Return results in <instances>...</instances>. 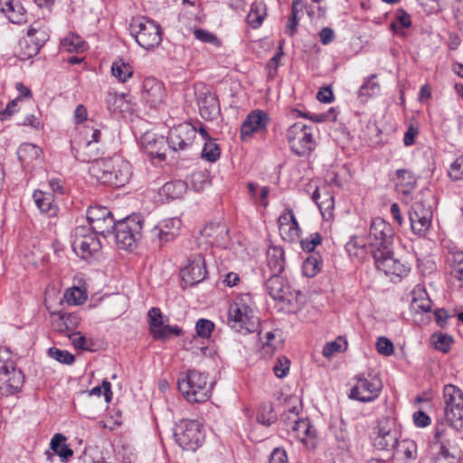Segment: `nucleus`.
<instances>
[{
    "label": "nucleus",
    "mask_w": 463,
    "mask_h": 463,
    "mask_svg": "<svg viewBox=\"0 0 463 463\" xmlns=\"http://www.w3.org/2000/svg\"><path fill=\"white\" fill-rule=\"evenodd\" d=\"M393 237L394 231L389 222L380 217L373 219L367 241L375 267L386 275L401 278L407 274L408 269L393 256Z\"/></svg>",
    "instance_id": "nucleus-1"
},
{
    "label": "nucleus",
    "mask_w": 463,
    "mask_h": 463,
    "mask_svg": "<svg viewBox=\"0 0 463 463\" xmlns=\"http://www.w3.org/2000/svg\"><path fill=\"white\" fill-rule=\"evenodd\" d=\"M74 150L75 148L72 146V155L77 160L92 162L90 167L91 175L99 183L121 187L128 182L132 172L131 165L128 161L123 160L119 156L99 159L96 154H80L78 150L74 153Z\"/></svg>",
    "instance_id": "nucleus-2"
},
{
    "label": "nucleus",
    "mask_w": 463,
    "mask_h": 463,
    "mask_svg": "<svg viewBox=\"0 0 463 463\" xmlns=\"http://www.w3.org/2000/svg\"><path fill=\"white\" fill-rule=\"evenodd\" d=\"M258 323L252 296L248 293L237 296L228 309V326L236 332L248 334L257 330Z\"/></svg>",
    "instance_id": "nucleus-3"
},
{
    "label": "nucleus",
    "mask_w": 463,
    "mask_h": 463,
    "mask_svg": "<svg viewBox=\"0 0 463 463\" xmlns=\"http://www.w3.org/2000/svg\"><path fill=\"white\" fill-rule=\"evenodd\" d=\"M131 35L146 50L157 47L162 42V29L158 24L144 16L133 17L129 24Z\"/></svg>",
    "instance_id": "nucleus-4"
},
{
    "label": "nucleus",
    "mask_w": 463,
    "mask_h": 463,
    "mask_svg": "<svg viewBox=\"0 0 463 463\" xmlns=\"http://www.w3.org/2000/svg\"><path fill=\"white\" fill-rule=\"evenodd\" d=\"M314 125H307L303 122L292 124L286 133L287 140L292 153L298 156H307L316 147Z\"/></svg>",
    "instance_id": "nucleus-5"
},
{
    "label": "nucleus",
    "mask_w": 463,
    "mask_h": 463,
    "mask_svg": "<svg viewBox=\"0 0 463 463\" xmlns=\"http://www.w3.org/2000/svg\"><path fill=\"white\" fill-rule=\"evenodd\" d=\"M178 390L190 402H203L210 396L207 375L196 370H189L178 379Z\"/></svg>",
    "instance_id": "nucleus-6"
},
{
    "label": "nucleus",
    "mask_w": 463,
    "mask_h": 463,
    "mask_svg": "<svg viewBox=\"0 0 463 463\" xmlns=\"http://www.w3.org/2000/svg\"><path fill=\"white\" fill-rule=\"evenodd\" d=\"M143 222V218L140 215H130L116 222L111 235L118 248L129 250L135 246L142 236Z\"/></svg>",
    "instance_id": "nucleus-7"
},
{
    "label": "nucleus",
    "mask_w": 463,
    "mask_h": 463,
    "mask_svg": "<svg viewBox=\"0 0 463 463\" xmlns=\"http://www.w3.org/2000/svg\"><path fill=\"white\" fill-rule=\"evenodd\" d=\"M176 443L186 450L195 451L204 441L203 427L197 420H181L174 429Z\"/></svg>",
    "instance_id": "nucleus-8"
},
{
    "label": "nucleus",
    "mask_w": 463,
    "mask_h": 463,
    "mask_svg": "<svg viewBox=\"0 0 463 463\" xmlns=\"http://www.w3.org/2000/svg\"><path fill=\"white\" fill-rule=\"evenodd\" d=\"M372 444L380 451H393L400 439L395 421L390 417H383L377 421L372 433Z\"/></svg>",
    "instance_id": "nucleus-9"
},
{
    "label": "nucleus",
    "mask_w": 463,
    "mask_h": 463,
    "mask_svg": "<svg viewBox=\"0 0 463 463\" xmlns=\"http://www.w3.org/2000/svg\"><path fill=\"white\" fill-rule=\"evenodd\" d=\"M445 417L449 424L459 430L463 429V392L453 384L443 388Z\"/></svg>",
    "instance_id": "nucleus-10"
},
{
    "label": "nucleus",
    "mask_w": 463,
    "mask_h": 463,
    "mask_svg": "<svg viewBox=\"0 0 463 463\" xmlns=\"http://www.w3.org/2000/svg\"><path fill=\"white\" fill-rule=\"evenodd\" d=\"M356 383L350 391L349 398L361 402H370L375 400L383 388V383L377 375L364 374L355 377Z\"/></svg>",
    "instance_id": "nucleus-11"
},
{
    "label": "nucleus",
    "mask_w": 463,
    "mask_h": 463,
    "mask_svg": "<svg viewBox=\"0 0 463 463\" xmlns=\"http://www.w3.org/2000/svg\"><path fill=\"white\" fill-rule=\"evenodd\" d=\"M149 331L155 340L166 341L173 335L180 336L183 330L177 326H169L165 324L168 318L164 319L159 307H151L147 313Z\"/></svg>",
    "instance_id": "nucleus-12"
},
{
    "label": "nucleus",
    "mask_w": 463,
    "mask_h": 463,
    "mask_svg": "<svg viewBox=\"0 0 463 463\" xmlns=\"http://www.w3.org/2000/svg\"><path fill=\"white\" fill-rule=\"evenodd\" d=\"M87 221L92 232L104 238L111 235L116 221L111 212L104 206H90L87 211Z\"/></svg>",
    "instance_id": "nucleus-13"
},
{
    "label": "nucleus",
    "mask_w": 463,
    "mask_h": 463,
    "mask_svg": "<svg viewBox=\"0 0 463 463\" xmlns=\"http://www.w3.org/2000/svg\"><path fill=\"white\" fill-rule=\"evenodd\" d=\"M197 130L190 123L184 122L171 128L167 136L168 147L174 151H184L192 146Z\"/></svg>",
    "instance_id": "nucleus-14"
},
{
    "label": "nucleus",
    "mask_w": 463,
    "mask_h": 463,
    "mask_svg": "<svg viewBox=\"0 0 463 463\" xmlns=\"http://www.w3.org/2000/svg\"><path fill=\"white\" fill-rule=\"evenodd\" d=\"M74 237L72 242L73 250L82 259L93 256L101 249V242L96 236V233H87V228L84 226L75 228Z\"/></svg>",
    "instance_id": "nucleus-15"
},
{
    "label": "nucleus",
    "mask_w": 463,
    "mask_h": 463,
    "mask_svg": "<svg viewBox=\"0 0 463 463\" xmlns=\"http://www.w3.org/2000/svg\"><path fill=\"white\" fill-rule=\"evenodd\" d=\"M181 273L184 282L187 285L194 286L203 281L207 275L204 257L200 253L191 255Z\"/></svg>",
    "instance_id": "nucleus-16"
},
{
    "label": "nucleus",
    "mask_w": 463,
    "mask_h": 463,
    "mask_svg": "<svg viewBox=\"0 0 463 463\" xmlns=\"http://www.w3.org/2000/svg\"><path fill=\"white\" fill-rule=\"evenodd\" d=\"M199 112L205 120H214L221 114L220 102L217 96L207 88L197 92Z\"/></svg>",
    "instance_id": "nucleus-17"
},
{
    "label": "nucleus",
    "mask_w": 463,
    "mask_h": 463,
    "mask_svg": "<svg viewBox=\"0 0 463 463\" xmlns=\"http://www.w3.org/2000/svg\"><path fill=\"white\" fill-rule=\"evenodd\" d=\"M181 227V220L171 218L164 220L158 225L155 226L148 232L149 238L153 241H158L159 246L174 240L178 235Z\"/></svg>",
    "instance_id": "nucleus-18"
},
{
    "label": "nucleus",
    "mask_w": 463,
    "mask_h": 463,
    "mask_svg": "<svg viewBox=\"0 0 463 463\" xmlns=\"http://www.w3.org/2000/svg\"><path fill=\"white\" fill-rule=\"evenodd\" d=\"M143 89L145 102L154 109H160L166 96L164 84L155 78H146L143 82Z\"/></svg>",
    "instance_id": "nucleus-19"
},
{
    "label": "nucleus",
    "mask_w": 463,
    "mask_h": 463,
    "mask_svg": "<svg viewBox=\"0 0 463 463\" xmlns=\"http://www.w3.org/2000/svg\"><path fill=\"white\" fill-rule=\"evenodd\" d=\"M140 142L144 152L151 158H157L160 161L165 159V152L168 147L167 138L146 132L141 137Z\"/></svg>",
    "instance_id": "nucleus-20"
},
{
    "label": "nucleus",
    "mask_w": 463,
    "mask_h": 463,
    "mask_svg": "<svg viewBox=\"0 0 463 463\" xmlns=\"http://www.w3.org/2000/svg\"><path fill=\"white\" fill-rule=\"evenodd\" d=\"M269 122V115L260 109L250 112L241 127V137L242 140L250 138L253 133L260 132L267 128Z\"/></svg>",
    "instance_id": "nucleus-21"
},
{
    "label": "nucleus",
    "mask_w": 463,
    "mask_h": 463,
    "mask_svg": "<svg viewBox=\"0 0 463 463\" xmlns=\"http://www.w3.org/2000/svg\"><path fill=\"white\" fill-rule=\"evenodd\" d=\"M432 216L430 209H425L422 204H416L410 213L411 231L418 236L425 237L431 227Z\"/></svg>",
    "instance_id": "nucleus-22"
},
{
    "label": "nucleus",
    "mask_w": 463,
    "mask_h": 463,
    "mask_svg": "<svg viewBox=\"0 0 463 463\" xmlns=\"http://www.w3.org/2000/svg\"><path fill=\"white\" fill-rule=\"evenodd\" d=\"M290 432L299 441L305 443L308 449L315 448V439L317 430L308 419H298L294 426L290 429Z\"/></svg>",
    "instance_id": "nucleus-23"
},
{
    "label": "nucleus",
    "mask_w": 463,
    "mask_h": 463,
    "mask_svg": "<svg viewBox=\"0 0 463 463\" xmlns=\"http://www.w3.org/2000/svg\"><path fill=\"white\" fill-rule=\"evenodd\" d=\"M0 374L2 386L6 389V394H14L21 391L24 383V375L21 370L15 368L14 363L12 367L6 368Z\"/></svg>",
    "instance_id": "nucleus-24"
},
{
    "label": "nucleus",
    "mask_w": 463,
    "mask_h": 463,
    "mask_svg": "<svg viewBox=\"0 0 463 463\" xmlns=\"http://www.w3.org/2000/svg\"><path fill=\"white\" fill-rule=\"evenodd\" d=\"M0 11L13 24H22L26 21V10L19 1L0 0Z\"/></svg>",
    "instance_id": "nucleus-25"
},
{
    "label": "nucleus",
    "mask_w": 463,
    "mask_h": 463,
    "mask_svg": "<svg viewBox=\"0 0 463 463\" xmlns=\"http://www.w3.org/2000/svg\"><path fill=\"white\" fill-rule=\"evenodd\" d=\"M33 197L37 208L42 213L45 214L47 217H53L57 215L59 207L54 203V196L52 193L37 190L33 193Z\"/></svg>",
    "instance_id": "nucleus-26"
},
{
    "label": "nucleus",
    "mask_w": 463,
    "mask_h": 463,
    "mask_svg": "<svg viewBox=\"0 0 463 463\" xmlns=\"http://www.w3.org/2000/svg\"><path fill=\"white\" fill-rule=\"evenodd\" d=\"M397 182L396 190L402 194L405 199H410L411 194L416 187V177L411 171L399 169L396 171Z\"/></svg>",
    "instance_id": "nucleus-27"
},
{
    "label": "nucleus",
    "mask_w": 463,
    "mask_h": 463,
    "mask_svg": "<svg viewBox=\"0 0 463 463\" xmlns=\"http://www.w3.org/2000/svg\"><path fill=\"white\" fill-rule=\"evenodd\" d=\"M265 288L273 299L282 302L287 300L288 288L279 274H271L265 282Z\"/></svg>",
    "instance_id": "nucleus-28"
},
{
    "label": "nucleus",
    "mask_w": 463,
    "mask_h": 463,
    "mask_svg": "<svg viewBox=\"0 0 463 463\" xmlns=\"http://www.w3.org/2000/svg\"><path fill=\"white\" fill-rule=\"evenodd\" d=\"M79 323L80 318L77 315L64 313L53 319L52 326L55 331L68 335V334L72 333L78 327Z\"/></svg>",
    "instance_id": "nucleus-29"
},
{
    "label": "nucleus",
    "mask_w": 463,
    "mask_h": 463,
    "mask_svg": "<svg viewBox=\"0 0 463 463\" xmlns=\"http://www.w3.org/2000/svg\"><path fill=\"white\" fill-rule=\"evenodd\" d=\"M267 262L271 274H280L285 268L284 250L279 246L269 248Z\"/></svg>",
    "instance_id": "nucleus-30"
},
{
    "label": "nucleus",
    "mask_w": 463,
    "mask_h": 463,
    "mask_svg": "<svg viewBox=\"0 0 463 463\" xmlns=\"http://www.w3.org/2000/svg\"><path fill=\"white\" fill-rule=\"evenodd\" d=\"M41 155L42 149L30 143L22 144L17 150L18 159L24 165H30L39 162Z\"/></svg>",
    "instance_id": "nucleus-31"
},
{
    "label": "nucleus",
    "mask_w": 463,
    "mask_h": 463,
    "mask_svg": "<svg viewBox=\"0 0 463 463\" xmlns=\"http://www.w3.org/2000/svg\"><path fill=\"white\" fill-rule=\"evenodd\" d=\"M187 184L182 180H175L165 183L161 188L160 194L168 200L182 198L187 191Z\"/></svg>",
    "instance_id": "nucleus-32"
},
{
    "label": "nucleus",
    "mask_w": 463,
    "mask_h": 463,
    "mask_svg": "<svg viewBox=\"0 0 463 463\" xmlns=\"http://www.w3.org/2000/svg\"><path fill=\"white\" fill-rule=\"evenodd\" d=\"M266 15L265 4L263 2H254L247 14L246 21L253 29H257L262 24Z\"/></svg>",
    "instance_id": "nucleus-33"
},
{
    "label": "nucleus",
    "mask_w": 463,
    "mask_h": 463,
    "mask_svg": "<svg viewBox=\"0 0 463 463\" xmlns=\"http://www.w3.org/2000/svg\"><path fill=\"white\" fill-rule=\"evenodd\" d=\"M411 308L417 314H429L431 312V300L425 290H414Z\"/></svg>",
    "instance_id": "nucleus-34"
},
{
    "label": "nucleus",
    "mask_w": 463,
    "mask_h": 463,
    "mask_svg": "<svg viewBox=\"0 0 463 463\" xmlns=\"http://www.w3.org/2000/svg\"><path fill=\"white\" fill-rule=\"evenodd\" d=\"M417 453V446L413 440H399L392 451V457L397 458L412 459Z\"/></svg>",
    "instance_id": "nucleus-35"
},
{
    "label": "nucleus",
    "mask_w": 463,
    "mask_h": 463,
    "mask_svg": "<svg viewBox=\"0 0 463 463\" xmlns=\"http://www.w3.org/2000/svg\"><path fill=\"white\" fill-rule=\"evenodd\" d=\"M29 41L33 43V52L28 55L36 54L40 48L49 40V34L44 28L31 26L27 32Z\"/></svg>",
    "instance_id": "nucleus-36"
},
{
    "label": "nucleus",
    "mask_w": 463,
    "mask_h": 463,
    "mask_svg": "<svg viewBox=\"0 0 463 463\" xmlns=\"http://www.w3.org/2000/svg\"><path fill=\"white\" fill-rule=\"evenodd\" d=\"M50 449H52L53 454L58 455L62 460L67 459L73 454L72 450L66 444V438L61 433H56L52 438Z\"/></svg>",
    "instance_id": "nucleus-37"
},
{
    "label": "nucleus",
    "mask_w": 463,
    "mask_h": 463,
    "mask_svg": "<svg viewBox=\"0 0 463 463\" xmlns=\"http://www.w3.org/2000/svg\"><path fill=\"white\" fill-rule=\"evenodd\" d=\"M322 259L319 253L309 254L302 263L303 275L314 278L321 269Z\"/></svg>",
    "instance_id": "nucleus-38"
},
{
    "label": "nucleus",
    "mask_w": 463,
    "mask_h": 463,
    "mask_svg": "<svg viewBox=\"0 0 463 463\" xmlns=\"http://www.w3.org/2000/svg\"><path fill=\"white\" fill-rule=\"evenodd\" d=\"M312 200L316 203L320 211H328L334 207V196L328 189H325L323 193L320 192L319 188L312 194Z\"/></svg>",
    "instance_id": "nucleus-39"
},
{
    "label": "nucleus",
    "mask_w": 463,
    "mask_h": 463,
    "mask_svg": "<svg viewBox=\"0 0 463 463\" xmlns=\"http://www.w3.org/2000/svg\"><path fill=\"white\" fill-rule=\"evenodd\" d=\"M376 78V74L368 77L358 90V98L362 102H365L369 97L377 95L380 92V85L378 82L373 81Z\"/></svg>",
    "instance_id": "nucleus-40"
},
{
    "label": "nucleus",
    "mask_w": 463,
    "mask_h": 463,
    "mask_svg": "<svg viewBox=\"0 0 463 463\" xmlns=\"http://www.w3.org/2000/svg\"><path fill=\"white\" fill-rule=\"evenodd\" d=\"M277 420V414L274 411L273 405L270 402H263L260 405L257 420L265 426H270Z\"/></svg>",
    "instance_id": "nucleus-41"
},
{
    "label": "nucleus",
    "mask_w": 463,
    "mask_h": 463,
    "mask_svg": "<svg viewBox=\"0 0 463 463\" xmlns=\"http://www.w3.org/2000/svg\"><path fill=\"white\" fill-rule=\"evenodd\" d=\"M111 72L112 75L121 82L127 81L133 73L131 67L122 60L116 61L112 63Z\"/></svg>",
    "instance_id": "nucleus-42"
},
{
    "label": "nucleus",
    "mask_w": 463,
    "mask_h": 463,
    "mask_svg": "<svg viewBox=\"0 0 463 463\" xmlns=\"http://www.w3.org/2000/svg\"><path fill=\"white\" fill-rule=\"evenodd\" d=\"M62 46L70 52H82L86 49V43L76 34H70L62 41Z\"/></svg>",
    "instance_id": "nucleus-43"
},
{
    "label": "nucleus",
    "mask_w": 463,
    "mask_h": 463,
    "mask_svg": "<svg viewBox=\"0 0 463 463\" xmlns=\"http://www.w3.org/2000/svg\"><path fill=\"white\" fill-rule=\"evenodd\" d=\"M411 24V16L405 11L400 9L396 13L395 20L391 24V28L395 33L403 34L402 29Z\"/></svg>",
    "instance_id": "nucleus-44"
},
{
    "label": "nucleus",
    "mask_w": 463,
    "mask_h": 463,
    "mask_svg": "<svg viewBox=\"0 0 463 463\" xmlns=\"http://www.w3.org/2000/svg\"><path fill=\"white\" fill-rule=\"evenodd\" d=\"M221 155V149L213 139H209L204 143L202 150V157L209 162H215Z\"/></svg>",
    "instance_id": "nucleus-45"
},
{
    "label": "nucleus",
    "mask_w": 463,
    "mask_h": 463,
    "mask_svg": "<svg viewBox=\"0 0 463 463\" xmlns=\"http://www.w3.org/2000/svg\"><path fill=\"white\" fill-rule=\"evenodd\" d=\"M456 449L451 450L443 441L439 442V451L436 457L438 463H456L458 458Z\"/></svg>",
    "instance_id": "nucleus-46"
},
{
    "label": "nucleus",
    "mask_w": 463,
    "mask_h": 463,
    "mask_svg": "<svg viewBox=\"0 0 463 463\" xmlns=\"http://www.w3.org/2000/svg\"><path fill=\"white\" fill-rule=\"evenodd\" d=\"M48 354L52 358L64 364H71L75 361L74 355L67 350L51 347L48 350Z\"/></svg>",
    "instance_id": "nucleus-47"
},
{
    "label": "nucleus",
    "mask_w": 463,
    "mask_h": 463,
    "mask_svg": "<svg viewBox=\"0 0 463 463\" xmlns=\"http://www.w3.org/2000/svg\"><path fill=\"white\" fill-rule=\"evenodd\" d=\"M301 232V229L298 223V221L293 222L291 224L287 225L286 227L280 228V235L285 241H296Z\"/></svg>",
    "instance_id": "nucleus-48"
},
{
    "label": "nucleus",
    "mask_w": 463,
    "mask_h": 463,
    "mask_svg": "<svg viewBox=\"0 0 463 463\" xmlns=\"http://www.w3.org/2000/svg\"><path fill=\"white\" fill-rule=\"evenodd\" d=\"M214 329L213 321L206 318H200L195 324V330L197 335L202 338H209Z\"/></svg>",
    "instance_id": "nucleus-49"
},
{
    "label": "nucleus",
    "mask_w": 463,
    "mask_h": 463,
    "mask_svg": "<svg viewBox=\"0 0 463 463\" xmlns=\"http://www.w3.org/2000/svg\"><path fill=\"white\" fill-rule=\"evenodd\" d=\"M454 344L452 335L441 332H436V350L447 354Z\"/></svg>",
    "instance_id": "nucleus-50"
},
{
    "label": "nucleus",
    "mask_w": 463,
    "mask_h": 463,
    "mask_svg": "<svg viewBox=\"0 0 463 463\" xmlns=\"http://www.w3.org/2000/svg\"><path fill=\"white\" fill-rule=\"evenodd\" d=\"M299 5V0H294L292 3V14L288 19L286 30L287 33H288L290 36H293L295 34L297 27L299 23V18L298 16V13L301 11V9H298Z\"/></svg>",
    "instance_id": "nucleus-51"
},
{
    "label": "nucleus",
    "mask_w": 463,
    "mask_h": 463,
    "mask_svg": "<svg viewBox=\"0 0 463 463\" xmlns=\"http://www.w3.org/2000/svg\"><path fill=\"white\" fill-rule=\"evenodd\" d=\"M298 419V411L297 407H292L280 415V421L288 431H290V429Z\"/></svg>",
    "instance_id": "nucleus-52"
},
{
    "label": "nucleus",
    "mask_w": 463,
    "mask_h": 463,
    "mask_svg": "<svg viewBox=\"0 0 463 463\" xmlns=\"http://www.w3.org/2000/svg\"><path fill=\"white\" fill-rule=\"evenodd\" d=\"M210 181L207 175L202 172H194L191 175V185L193 189L196 192L203 191L208 184Z\"/></svg>",
    "instance_id": "nucleus-53"
},
{
    "label": "nucleus",
    "mask_w": 463,
    "mask_h": 463,
    "mask_svg": "<svg viewBox=\"0 0 463 463\" xmlns=\"http://www.w3.org/2000/svg\"><path fill=\"white\" fill-rule=\"evenodd\" d=\"M334 109H330L327 113H321V114H311L309 112L302 113L301 111L298 110L297 109H294L291 110L290 114L292 117H301L305 118L310 119L312 122H325L329 118V114L333 113Z\"/></svg>",
    "instance_id": "nucleus-54"
},
{
    "label": "nucleus",
    "mask_w": 463,
    "mask_h": 463,
    "mask_svg": "<svg viewBox=\"0 0 463 463\" xmlns=\"http://www.w3.org/2000/svg\"><path fill=\"white\" fill-rule=\"evenodd\" d=\"M322 237L318 232H315L310 234L308 238L302 240L300 242L302 250L307 251L309 254L316 253L314 251L315 248L321 244Z\"/></svg>",
    "instance_id": "nucleus-55"
},
{
    "label": "nucleus",
    "mask_w": 463,
    "mask_h": 463,
    "mask_svg": "<svg viewBox=\"0 0 463 463\" xmlns=\"http://www.w3.org/2000/svg\"><path fill=\"white\" fill-rule=\"evenodd\" d=\"M368 247V241H365L363 238L354 236L346 243L345 249L350 255H358L357 250H364Z\"/></svg>",
    "instance_id": "nucleus-56"
},
{
    "label": "nucleus",
    "mask_w": 463,
    "mask_h": 463,
    "mask_svg": "<svg viewBox=\"0 0 463 463\" xmlns=\"http://www.w3.org/2000/svg\"><path fill=\"white\" fill-rule=\"evenodd\" d=\"M454 262V275L459 282V287H463V251L455 252L452 255Z\"/></svg>",
    "instance_id": "nucleus-57"
},
{
    "label": "nucleus",
    "mask_w": 463,
    "mask_h": 463,
    "mask_svg": "<svg viewBox=\"0 0 463 463\" xmlns=\"http://www.w3.org/2000/svg\"><path fill=\"white\" fill-rule=\"evenodd\" d=\"M102 392L105 396V401L107 402H110L113 393L111 391V383L108 380H104L102 382L101 386H96V387L92 388L90 391V395L100 396L102 394Z\"/></svg>",
    "instance_id": "nucleus-58"
},
{
    "label": "nucleus",
    "mask_w": 463,
    "mask_h": 463,
    "mask_svg": "<svg viewBox=\"0 0 463 463\" xmlns=\"http://www.w3.org/2000/svg\"><path fill=\"white\" fill-rule=\"evenodd\" d=\"M376 349L379 354L386 356L392 354L394 352L392 342L384 336H381L377 339Z\"/></svg>",
    "instance_id": "nucleus-59"
},
{
    "label": "nucleus",
    "mask_w": 463,
    "mask_h": 463,
    "mask_svg": "<svg viewBox=\"0 0 463 463\" xmlns=\"http://www.w3.org/2000/svg\"><path fill=\"white\" fill-rule=\"evenodd\" d=\"M67 301L73 305H79L85 301L86 295L85 293L77 287L72 288L65 294Z\"/></svg>",
    "instance_id": "nucleus-60"
},
{
    "label": "nucleus",
    "mask_w": 463,
    "mask_h": 463,
    "mask_svg": "<svg viewBox=\"0 0 463 463\" xmlns=\"http://www.w3.org/2000/svg\"><path fill=\"white\" fill-rule=\"evenodd\" d=\"M289 370V361L286 357H279L273 366V372L279 378H283L287 375Z\"/></svg>",
    "instance_id": "nucleus-61"
},
{
    "label": "nucleus",
    "mask_w": 463,
    "mask_h": 463,
    "mask_svg": "<svg viewBox=\"0 0 463 463\" xmlns=\"http://www.w3.org/2000/svg\"><path fill=\"white\" fill-rule=\"evenodd\" d=\"M341 341L342 338L338 337L335 341L326 343L322 351L323 355L326 358H329L335 353L341 352L343 350Z\"/></svg>",
    "instance_id": "nucleus-62"
},
{
    "label": "nucleus",
    "mask_w": 463,
    "mask_h": 463,
    "mask_svg": "<svg viewBox=\"0 0 463 463\" xmlns=\"http://www.w3.org/2000/svg\"><path fill=\"white\" fill-rule=\"evenodd\" d=\"M449 175L454 180L463 179V155L452 163Z\"/></svg>",
    "instance_id": "nucleus-63"
},
{
    "label": "nucleus",
    "mask_w": 463,
    "mask_h": 463,
    "mask_svg": "<svg viewBox=\"0 0 463 463\" xmlns=\"http://www.w3.org/2000/svg\"><path fill=\"white\" fill-rule=\"evenodd\" d=\"M269 463H288L286 450L281 448L274 449L269 456Z\"/></svg>",
    "instance_id": "nucleus-64"
}]
</instances>
